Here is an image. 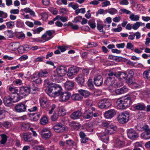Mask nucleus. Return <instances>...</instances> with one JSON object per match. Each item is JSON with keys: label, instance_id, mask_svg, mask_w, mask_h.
Instances as JSON below:
<instances>
[{"label": "nucleus", "instance_id": "f257e3e1", "mask_svg": "<svg viewBox=\"0 0 150 150\" xmlns=\"http://www.w3.org/2000/svg\"><path fill=\"white\" fill-rule=\"evenodd\" d=\"M130 97H122L118 98L116 101L117 107L120 109H126L130 106L132 104Z\"/></svg>", "mask_w": 150, "mask_h": 150}, {"label": "nucleus", "instance_id": "f03ea898", "mask_svg": "<svg viewBox=\"0 0 150 150\" xmlns=\"http://www.w3.org/2000/svg\"><path fill=\"white\" fill-rule=\"evenodd\" d=\"M129 117V114L127 112H124L119 114L117 117L118 122L120 123H124L127 122Z\"/></svg>", "mask_w": 150, "mask_h": 150}, {"label": "nucleus", "instance_id": "7ed1b4c3", "mask_svg": "<svg viewBox=\"0 0 150 150\" xmlns=\"http://www.w3.org/2000/svg\"><path fill=\"white\" fill-rule=\"evenodd\" d=\"M98 106L100 108L103 109H107L111 105L110 100L106 98L100 100L98 103Z\"/></svg>", "mask_w": 150, "mask_h": 150}, {"label": "nucleus", "instance_id": "20e7f679", "mask_svg": "<svg viewBox=\"0 0 150 150\" xmlns=\"http://www.w3.org/2000/svg\"><path fill=\"white\" fill-rule=\"evenodd\" d=\"M127 135L128 137L132 140H135L137 139L139 137L138 133L132 129H130L127 130Z\"/></svg>", "mask_w": 150, "mask_h": 150}, {"label": "nucleus", "instance_id": "39448f33", "mask_svg": "<svg viewBox=\"0 0 150 150\" xmlns=\"http://www.w3.org/2000/svg\"><path fill=\"white\" fill-rule=\"evenodd\" d=\"M27 106L25 104L20 103L15 106V110L18 112H23L26 111Z\"/></svg>", "mask_w": 150, "mask_h": 150}, {"label": "nucleus", "instance_id": "423d86ee", "mask_svg": "<svg viewBox=\"0 0 150 150\" xmlns=\"http://www.w3.org/2000/svg\"><path fill=\"white\" fill-rule=\"evenodd\" d=\"M46 83L48 84L45 91L46 93L50 96H51V94L53 93L55 91L57 84L55 83H50L49 84V82H47Z\"/></svg>", "mask_w": 150, "mask_h": 150}, {"label": "nucleus", "instance_id": "0eeeda50", "mask_svg": "<svg viewBox=\"0 0 150 150\" xmlns=\"http://www.w3.org/2000/svg\"><path fill=\"white\" fill-rule=\"evenodd\" d=\"M79 71V68L76 66L71 67L68 69L67 75L68 77H71L77 74Z\"/></svg>", "mask_w": 150, "mask_h": 150}, {"label": "nucleus", "instance_id": "6e6552de", "mask_svg": "<svg viewBox=\"0 0 150 150\" xmlns=\"http://www.w3.org/2000/svg\"><path fill=\"white\" fill-rule=\"evenodd\" d=\"M105 126H107L105 130L106 132L108 134H111L114 133L117 129V127L113 125H109L108 123L105 124Z\"/></svg>", "mask_w": 150, "mask_h": 150}, {"label": "nucleus", "instance_id": "1a4fd4ad", "mask_svg": "<svg viewBox=\"0 0 150 150\" xmlns=\"http://www.w3.org/2000/svg\"><path fill=\"white\" fill-rule=\"evenodd\" d=\"M30 87L22 86L19 89L20 95H22L25 96L28 95L30 93Z\"/></svg>", "mask_w": 150, "mask_h": 150}, {"label": "nucleus", "instance_id": "9d476101", "mask_svg": "<svg viewBox=\"0 0 150 150\" xmlns=\"http://www.w3.org/2000/svg\"><path fill=\"white\" fill-rule=\"evenodd\" d=\"M95 108L93 107H91L88 110L85 111L83 115V117L85 119H89L93 116V112L94 111Z\"/></svg>", "mask_w": 150, "mask_h": 150}, {"label": "nucleus", "instance_id": "9b49d317", "mask_svg": "<svg viewBox=\"0 0 150 150\" xmlns=\"http://www.w3.org/2000/svg\"><path fill=\"white\" fill-rule=\"evenodd\" d=\"M71 95V94L69 92H62L59 96V100L62 102H66L69 99Z\"/></svg>", "mask_w": 150, "mask_h": 150}, {"label": "nucleus", "instance_id": "f8f14e48", "mask_svg": "<svg viewBox=\"0 0 150 150\" xmlns=\"http://www.w3.org/2000/svg\"><path fill=\"white\" fill-rule=\"evenodd\" d=\"M103 78L100 75L95 76L94 79V83L96 86H101L103 84Z\"/></svg>", "mask_w": 150, "mask_h": 150}, {"label": "nucleus", "instance_id": "ddd939ff", "mask_svg": "<svg viewBox=\"0 0 150 150\" xmlns=\"http://www.w3.org/2000/svg\"><path fill=\"white\" fill-rule=\"evenodd\" d=\"M53 129L55 132L61 133L64 131L65 129V127L64 125L59 123L56 124L53 127Z\"/></svg>", "mask_w": 150, "mask_h": 150}, {"label": "nucleus", "instance_id": "4468645a", "mask_svg": "<svg viewBox=\"0 0 150 150\" xmlns=\"http://www.w3.org/2000/svg\"><path fill=\"white\" fill-rule=\"evenodd\" d=\"M98 137L103 142L107 143L109 140V137L107 134L104 132L97 134Z\"/></svg>", "mask_w": 150, "mask_h": 150}, {"label": "nucleus", "instance_id": "2eb2a0df", "mask_svg": "<svg viewBox=\"0 0 150 150\" xmlns=\"http://www.w3.org/2000/svg\"><path fill=\"white\" fill-rule=\"evenodd\" d=\"M116 114V111L114 110H110L105 112L104 114V117L107 119L112 118Z\"/></svg>", "mask_w": 150, "mask_h": 150}, {"label": "nucleus", "instance_id": "dca6fc26", "mask_svg": "<svg viewBox=\"0 0 150 150\" xmlns=\"http://www.w3.org/2000/svg\"><path fill=\"white\" fill-rule=\"evenodd\" d=\"M40 133L42 137L45 139L49 138L51 136L50 131L46 129H43Z\"/></svg>", "mask_w": 150, "mask_h": 150}, {"label": "nucleus", "instance_id": "f3484780", "mask_svg": "<svg viewBox=\"0 0 150 150\" xmlns=\"http://www.w3.org/2000/svg\"><path fill=\"white\" fill-rule=\"evenodd\" d=\"M108 76L105 81L104 83L108 86H111L113 84L115 81V79L114 77L110 76L109 75V73L108 74Z\"/></svg>", "mask_w": 150, "mask_h": 150}, {"label": "nucleus", "instance_id": "a211bd4d", "mask_svg": "<svg viewBox=\"0 0 150 150\" xmlns=\"http://www.w3.org/2000/svg\"><path fill=\"white\" fill-rule=\"evenodd\" d=\"M17 93L14 92L12 93L9 95L13 103L17 102L21 99L20 96Z\"/></svg>", "mask_w": 150, "mask_h": 150}, {"label": "nucleus", "instance_id": "6ab92c4d", "mask_svg": "<svg viewBox=\"0 0 150 150\" xmlns=\"http://www.w3.org/2000/svg\"><path fill=\"white\" fill-rule=\"evenodd\" d=\"M62 89L60 86L57 85V86L55 89L54 92H53V93L51 94V97H55L58 96H60L62 92Z\"/></svg>", "mask_w": 150, "mask_h": 150}, {"label": "nucleus", "instance_id": "aec40b11", "mask_svg": "<svg viewBox=\"0 0 150 150\" xmlns=\"http://www.w3.org/2000/svg\"><path fill=\"white\" fill-rule=\"evenodd\" d=\"M56 71H57L56 72L60 77L64 76L66 72V68L62 66H60L58 67L57 68Z\"/></svg>", "mask_w": 150, "mask_h": 150}, {"label": "nucleus", "instance_id": "412c9836", "mask_svg": "<svg viewBox=\"0 0 150 150\" xmlns=\"http://www.w3.org/2000/svg\"><path fill=\"white\" fill-rule=\"evenodd\" d=\"M75 79L79 85L81 86L83 85L85 81L84 74H79Z\"/></svg>", "mask_w": 150, "mask_h": 150}, {"label": "nucleus", "instance_id": "4be33fe9", "mask_svg": "<svg viewBox=\"0 0 150 150\" xmlns=\"http://www.w3.org/2000/svg\"><path fill=\"white\" fill-rule=\"evenodd\" d=\"M82 115V112L79 110L73 112L70 116V118L73 120L77 119L80 118Z\"/></svg>", "mask_w": 150, "mask_h": 150}, {"label": "nucleus", "instance_id": "5701e85b", "mask_svg": "<svg viewBox=\"0 0 150 150\" xmlns=\"http://www.w3.org/2000/svg\"><path fill=\"white\" fill-rule=\"evenodd\" d=\"M133 75L134 73L131 70L129 71L128 74H127L126 79L127 83L129 84H131L133 83Z\"/></svg>", "mask_w": 150, "mask_h": 150}, {"label": "nucleus", "instance_id": "b1692460", "mask_svg": "<svg viewBox=\"0 0 150 150\" xmlns=\"http://www.w3.org/2000/svg\"><path fill=\"white\" fill-rule=\"evenodd\" d=\"M3 100L4 104L6 106L10 107L12 105V103L13 102L9 96H5L3 98Z\"/></svg>", "mask_w": 150, "mask_h": 150}, {"label": "nucleus", "instance_id": "393cba45", "mask_svg": "<svg viewBox=\"0 0 150 150\" xmlns=\"http://www.w3.org/2000/svg\"><path fill=\"white\" fill-rule=\"evenodd\" d=\"M61 77L55 72L52 74L51 79L54 82H59L60 81Z\"/></svg>", "mask_w": 150, "mask_h": 150}, {"label": "nucleus", "instance_id": "a878e982", "mask_svg": "<svg viewBox=\"0 0 150 150\" xmlns=\"http://www.w3.org/2000/svg\"><path fill=\"white\" fill-rule=\"evenodd\" d=\"M40 101L41 106L42 108H44L46 107H48L49 102L46 98H40Z\"/></svg>", "mask_w": 150, "mask_h": 150}, {"label": "nucleus", "instance_id": "bb28decb", "mask_svg": "<svg viewBox=\"0 0 150 150\" xmlns=\"http://www.w3.org/2000/svg\"><path fill=\"white\" fill-rule=\"evenodd\" d=\"M146 108V106L144 104L138 103L133 106V109L135 110H144Z\"/></svg>", "mask_w": 150, "mask_h": 150}, {"label": "nucleus", "instance_id": "cd10ccee", "mask_svg": "<svg viewBox=\"0 0 150 150\" xmlns=\"http://www.w3.org/2000/svg\"><path fill=\"white\" fill-rule=\"evenodd\" d=\"M74 83L72 81H66L65 83V87L68 90H71L74 86Z\"/></svg>", "mask_w": 150, "mask_h": 150}, {"label": "nucleus", "instance_id": "c85d7f7f", "mask_svg": "<svg viewBox=\"0 0 150 150\" xmlns=\"http://www.w3.org/2000/svg\"><path fill=\"white\" fill-rule=\"evenodd\" d=\"M19 44L18 42H13L9 44V48L11 51H15L18 49L19 47Z\"/></svg>", "mask_w": 150, "mask_h": 150}, {"label": "nucleus", "instance_id": "c756f323", "mask_svg": "<svg viewBox=\"0 0 150 150\" xmlns=\"http://www.w3.org/2000/svg\"><path fill=\"white\" fill-rule=\"evenodd\" d=\"M23 138L25 141L30 142L33 141V139L31 137V134L29 133L24 134Z\"/></svg>", "mask_w": 150, "mask_h": 150}, {"label": "nucleus", "instance_id": "7c9ffc66", "mask_svg": "<svg viewBox=\"0 0 150 150\" xmlns=\"http://www.w3.org/2000/svg\"><path fill=\"white\" fill-rule=\"evenodd\" d=\"M38 75L39 77H46L48 75V73L46 70H41L39 71Z\"/></svg>", "mask_w": 150, "mask_h": 150}, {"label": "nucleus", "instance_id": "2f4dec72", "mask_svg": "<svg viewBox=\"0 0 150 150\" xmlns=\"http://www.w3.org/2000/svg\"><path fill=\"white\" fill-rule=\"evenodd\" d=\"M78 91L81 95L85 98L88 97L90 94V93L88 91L85 90H78Z\"/></svg>", "mask_w": 150, "mask_h": 150}, {"label": "nucleus", "instance_id": "473e14b6", "mask_svg": "<svg viewBox=\"0 0 150 150\" xmlns=\"http://www.w3.org/2000/svg\"><path fill=\"white\" fill-rule=\"evenodd\" d=\"M127 89L125 87H123L115 90V92L117 95L123 94L127 91Z\"/></svg>", "mask_w": 150, "mask_h": 150}, {"label": "nucleus", "instance_id": "72a5a7b5", "mask_svg": "<svg viewBox=\"0 0 150 150\" xmlns=\"http://www.w3.org/2000/svg\"><path fill=\"white\" fill-rule=\"evenodd\" d=\"M71 99L75 100H81L83 97L79 94H75L72 95L71 96Z\"/></svg>", "mask_w": 150, "mask_h": 150}, {"label": "nucleus", "instance_id": "f704fd0d", "mask_svg": "<svg viewBox=\"0 0 150 150\" xmlns=\"http://www.w3.org/2000/svg\"><path fill=\"white\" fill-rule=\"evenodd\" d=\"M46 32L47 35L49 36V37L45 39V41H47L49 40L53 37L52 35L55 33V31L54 30H49L47 31Z\"/></svg>", "mask_w": 150, "mask_h": 150}, {"label": "nucleus", "instance_id": "c9c22d12", "mask_svg": "<svg viewBox=\"0 0 150 150\" xmlns=\"http://www.w3.org/2000/svg\"><path fill=\"white\" fill-rule=\"evenodd\" d=\"M125 142L117 139L116 140V145L118 147H121L124 146Z\"/></svg>", "mask_w": 150, "mask_h": 150}, {"label": "nucleus", "instance_id": "e433bc0d", "mask_svg": "<svg viewBox=\"0 0 150 150\" xmlns=\"http://www.w3.org/2000/svg\"><path fill=\"white\" fill-rule=\"evenodd\" d=\"M30 117L33 120L36 121L39 119L40 115L37 113H33L30 115Z\"/></svg>", "mask_w": 150, "mask_h": 150}, {"label": "nucleus", "instance_id": "4c0bfd02", "mask_svg": "<svg viewBox=\"0 0 150 150\" xmlns=\"http://www.w3.org/2000/svg\"><path fill=\"white\" fill-rule=\"evenodd\" d=\"M109 73L110 76H112V77L115 76L119 79L120 74V72H113L112 71H110Z\"/></svg>", "mask_w": 150, "mask_h": 150}, {"label": "nucleus", "instance_id": "58836bf2", "mask_svg": "<svg viewBox=\"0 0 150 150\" xmlns=\"http://www.w3.org/2000/svg\"><path fill=\"white\" fill-rule=\"evenodd\" d=\"M141 137L143 139H150V132H145L143 133L141 135Z\"/></svg>", "mask_w": 150, "mask_h": 150}, {"label": "nucleus", "instance_id": "ea45409f", "mask_svg": "<svg viewBox=\"0 0 150 150\" xmlns=\"http://www.w3.org/2000/svg\"><path fill=\"white\" fill-rule=\"evenodd\" d=\"M0 136L2 138L1 140V144H4L7 141V137L6 134H4L0 135Z\"/></svg>", "mask_w": 150, "mask_h": 150}, {"label": "nucleus", "instance_id": "a19ab883", "mask_svg": "<svg viewBox=\"0 0 150 150\" xmlns=\"http://www.w3.org/2000/svg\"><path fill=\"white\" fill-rule=\"evenodd\" d=\"M144 25V23H142L141 22H137L134 24L132 26V28L135 30H137L141 25Z\"/></svg>", "mask_w": 150, "mask_h": 150}, {"label": "nucleus", "instance_id": "79ce46f5", "mask_svg": "<svg viewBox=\"0 0 150 150\" xmlns=\"http://www.w3.org/2000/svg\"><path fill=\"white\" fill-rule=\"evenodd\" d=\"M129 18L132 21H137L139 20V17L138 15H135L133 13H132L129 16Z\"/></svg>", "mask_w": 150, "mask_h": 150}, {"label": "nucleus", "instance_id": "37998d69", "mask_svg": "<svg viewBox=\"0 0 150 150\" xmlns=\"http://www.w3.org/2000/svg\"><path fill=\"white\" fill-rule=\"evenodd\" d=\"M66 144L69 146H76V143L72 140L69 139L66 141Z\"/></svg>", "mask_w": 150, "mask_h": 150}, {"label": "nucleus", "instance_id": "c03bdc74", "mask_svg": "<svg viewBox=\"0 0 150 150\" xmlns=\"http://www.w3.org/2000/svg\"><path fill=\"white\" fill-rule=\"evenodd\" d=\"M143 75L144 78L150 79V69L144 71L143 73Z\"/></svg>", "mask_w": 150, "mask_h": 150}, {"label": "nucleus", "instance_id": "a18cd8bd", "mask_svg": "<svg viewBox=\"0 0 150 150\" xmlns=\"http://www.w3.org/2000/svg\"><path fill=\"white\" fill-rule=\"evenodd\" d=\"M40 123L42 125H45L48 122V120L47 117H44L40 119Z\"/></svg>", "mask_w": 150, "mask_h": 150}, {"label": "nucleus", "instance_id": "49530a36", "mask_svg": "<svg viewBox=\"0 0 150 150\" xmlns=\"http://www.w3.org/2000/svg\"><path fill=\"white\" fill-rule=\"evenodd\" d=\"M87 84L88 87L91 89H92L94 88V86L93 83V81L91 79H89L87 82Z\"/></svg>", "mask_w": 150, "mask_h": 150}, {"label": "nucleus", "instance_id": "de8ad7c7", "mask_svg": "<svg viewBox=\"0 0 150 150\" xmlns=\"http://www.w3.org/2000/svg\"><path fill=\"white\" fill-rule=\"evenodd\" d=\"M7 27L8 28H13L15 25V23L13 21H9L6 23Z\"/></svg>", "mask_w": 150, "mask_h": 150}, {"label": "nucleus", "instance_id": "09e8293b", "mask_svg": "<svg viewBox=\"0 0 150 150\" xmlns=\"http://www.w3.org/2000/svg\"><path fill=\"white\" fill-rule=\"evenodd\" d=\"M6 35L8 38H11L13 36V33L11 30H8L6 32Z\"/></svg>", "mask_w": 150, "mask_h": 150}, {"label": "nucleus", "instance_id": "8fccbe9b", "mask_svg": "<svg viewBox=\"0 0 150 150\" xmlns=\"http://www.w3.org/2000/svg\"><path fill=\"white\" fill-rule=\"evenodd\" d=\"M66 112L64 110L61 109L59 110L58 112V115L61 116H64L65 115Z\"/></svg>", "mask_w": 150, "mask_h": 150}, {"label": "nucleus", "instance_id": "3c124183", "mask_svg": "<svg viewBox=\"0 0 150 150\" xmlns=\"http://www.w3.org/2000/svg\"><path fill=\"white\" fill-rule=\"evenodd\" d=\"M16 26L18 27H21L23 26L24 23L21 20H18L16 23Z\"/></svg>", "mask_w": 150, "mask_h": 150}, {"label": "nucleus", "instance_id": "603ef678", "mask_svg": "<svg viewBox=\"0 0 150 150\" xmlns=\"http://www.w3.org/2000/svg\"><path fill=\"white\" fill-rule=\"evenodd\" d=\"M126 48L133 50L134 49V45L131 42L127 43V44Z\"/></svg>", "mask_w": 150, "mask_h": 150}, {"label": "nucleus", "instance_id": "864d4df0", "mask_svg": "<svg viewBox=\"0 0 150 150\" xmlns=\"http://www.w3.org/2000/svg\"><path fill=\"white\" fill-rule=\"evenodd\" d=\"M7 16V14L2 11H0V17L6 18Z\"/></svg>", "mask_w": 150, "mask_h": 150}, {"label": "nucleus", "instance_id": "5fc2aeb1", "mask_svg": "<svg viewBox=\"0 0 150 150\" xmlns=\"http://www.w3.org/2000/svg\"><path fill=\"white\" fill-rule=\"evenodd\" d=\"M127 76V73L120 72L119 79H125Z\"/></svg>", "mask_w": 150, "mask_h": 150}, {"label": "nucleus", "instance_id": "6e6d98bb", "mask_svg": "<svg viewBox=\"0 0 150 150\" xmlns=\"http://www.w3.org/2000/svg\"><path fill=\"white\" fill-rule=\"evenodd\" d=\"M117 12V10L114 8L109 9L108 11V13L112 15L114 14Z\"/></svg>", "mask_w": 150, "mask_h": 150}, {"label": "nucleus", "instance_id": "4d7b16f0", "mask_svg": "<svg viewBox=\"0 0 150 150\" xmlns=\"http://www.w3.org/2000/svg\"><path fill=\"white\" fill-rule=\"evenodd\" d=\"M142 129L143 130L145 131V132H150V129L149 128V126L147 125L144 126L142 127Z\"/></svg>", "mask_w": 150, "mask_h": 150}, {"label": "nucleus", "instance_id": "13d9d810", "mask_svg": "<svg viewBox=\"0 0 150 150\" xmlns=\"http://www.w3.org/2000/svg\"><path fill=\"white\" fill-rule=\"evenodd\" d=\"M29 125L28 124H23L21 128L23 130H26L29 128Z\"/></svg>", "mask_w": 150, "mask_h": 150}, {"label": "nucleus", "instance_id": "bf43d9fd", "mask_svg": "<svg viewBox=\"0 0 150 150\" xmlns=\"http://www.w3.org/2000/svg\"><path fill=\"white\" fill-rule=\"evenodd\" d=\"M119 3L120 5H127L129 4V2L127 0H121Z\"/></svg>", "mask_w": 150, "mask_h": 150}, {"label": "nucleus", "instance_id": "052dcab7", "mask_svg": "<svg viewBox=\"0 0 150 150\" xmlns=\"http://www.w3.org/2000/svg\"><path fill=\"white\" fill-rule=\"evenodd\" d=\"M19 12V11L18 9H12L10 11V13L11 14H18Z\"/></svg>", "mask_w": 150, "mask_h": 150}, {"label": "nucleus", "instance_id": "680f3d73", "mask_svg": "<svg viewBox=\"0 0 150 150\" xmlns=\"http://www.w3.org/2000/svg\"><path fill=\"white\" fill-rule=\"evenodd\" d=\"M120 10L121 12H122L123 13H125L127 14H129L131 13L130 11L127 10V9L125 8L121 9Z\"/></svg>", "mask_w": 150, "mask_h": 150}, {"label": "nucleus", "instance_id": "e2e57ef3", "mask_svg": "<svg viewBox=\"0 0 150 150\" xmlns=\"http://www.w3.org/2000/svg\"><path fill=\"white\" fill-rule=\"evenodd\" d=\"M108 58L110 59L115 60H117L118 58V57L112 55H109L108 56Z\"/></svg>", "mask_w": 150, "mask_h": 150}, {"label": "nucleus", "instance_id": "0e129e2a", "mask_svg": "<svg viewBox=\"0 0 150 150\" xmlns=\"http://www.w3.org/2000/svg\"><path fill=\"white\" fill-rule=\"evenodd\" d=\"M51 120L54 121H55L58 118V115L57 114H54L51 117Z\"/></svg>", "mask_w": 150, "mask_h": 150}, {"label": "nucleus", "instance_id": "69168bd1", "mask_svg": "<svg viewBox=\"0 0 150 150\" xmlns=\"http://www.w3.org/2000/svg\"><path fill=\"white\" fill-rule=\"evenodd\" d=\"M97 28L100 31L103 29V26L102 24L100 23H98Z\"/></svg>", "mask_w": 150, "mask_h": 150}, {"label": "nucleus", "instance_id": "338daca9", "mask_svg": "<svg viewBox=\"0 0 150 150\" xmlns=\"http://www.w3.org/2000/svg\"><path fill=\"white\" fill-rule=\"evenodd\" d=\"M42 2L44 5L48 6L50 4V1L49 0H42Z\"/></svg>", "mask_w": 150, "mask_h": 150}, {"label": "nucleus", "instance_id": "774afa93", "mask_svg": "<svg viewBox=\"0 0 150 150\" xmlns=\"http://www.w3.org/2000/svg\"><path fill=\"white\" fill-rule=\"evenodd\" d=\"M34 149L35 150H45L44 147L42 146H35Z\"/></svg>", "mask_w": 150, "mask_h": 150}]
</instances>
